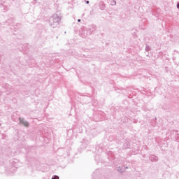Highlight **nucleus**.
Segmentation results:
<instances>
[{"label":"nucleus","instance_id":"1","mask_svg":"<svg viewBox=\"0 0 179 179\" xmlns=\"http://www.w3.org/2000/svg\"><path fill=\"white\" fill-rule=\"evenodd\" d=\"M20 122H21V124H24V127H29V122H27L23 120H20Z\"/></svg>","mask_w":179,"mask_h":179},{"label":"nucleus","instance_id":"2","mask_svg":"<svg viewBox=\"0 0 179 179\" xmlns=\"http://www.w3.org/2000/svg\"><path fill=\"white\" fill-rule=\"evenodd\" d=\"M52 179H59V177H58V176H55V177L52 178Z\"/></svg>","mask_w":179,"mask_h":179},{"label":"nucleus","instance_id":"3","mask_svg":"<svg viewBox=\"0 0 179 179\" xmlns=\"http://www.w3.org/2000/svg\"><path fill=\"white\" fill-rule=\"evenodd\" d=\"M78 22H80V20H78Z\"/></svg>","mask_w":179,"mask_h":179},{"label":"nucleus","instance_id":"4","mask_svg":"<svg viewBox=\"0 0 179 179\" xmlns=\"http://www.w3.org/2000/svg\"><path fill=\"white\" fill-rule=\"evenodd\" d=\"M87 3H89V1H87Z\"/></svg>","mask_w":179,"mask_h":179},{"label":"nucleus","instance_id":"5","mask_svg":"<svg viewBox=\"0 0 179 179\" xmlns=\"http://www.w3.org/2000/svg\"><path fill=\"white\" fill-rule=\"evenodd\" d=\"M178 8H179V4L178 5Z\"/></svg>","mask_w":179,"mask_h":179}]
</instances>
